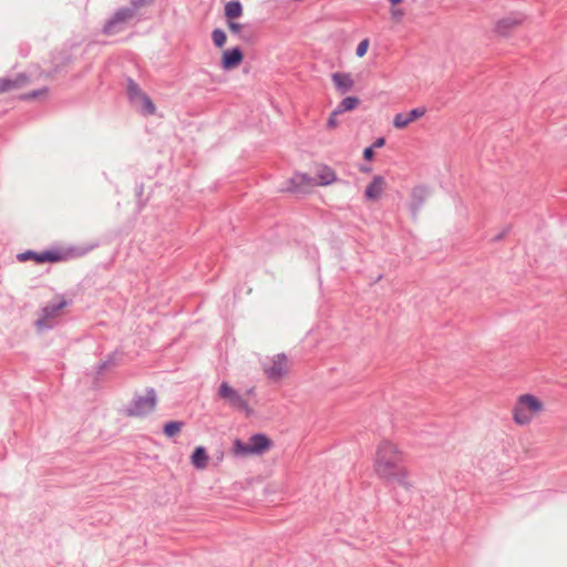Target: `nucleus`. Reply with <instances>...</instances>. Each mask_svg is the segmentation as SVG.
I'll list each match as a JSON object with an SVG mask.
<instances>
[{"mask_svg": "<svg viewBox=\"0 0 567 567\" xmlns=\"http://www.w3.org/2000/svg\"><path fill=\"white\" fill-rule=\"evenodd\" d=\"M374 472L388 484H396L405 489L412 487L403 464V454L389 441H383L377 450Z\"/></svg>", "mask_w": 567, "mask_h": 567, "instance_id": "1", "label": "nucleus"}, {"mask_svg": "<svg viewBox=\"0 0 567 567\" xmlns=\"http://www.w3.org/2000/svg\"><path fill=\"white\" fill-rule=\"evenodd\" d=\"M544 410L543 402L533 394H522L513 409V420L518 425H527L533 417Z\"/></svg>", "mask_w": 567, "mask_h": 567, "instance_id": "2", "label": "nucleus"}, {"mask_svg": "<svg viewBox=\"0 0 567 567\" xmlns=\"http://www.w3.org/2000/svg\"><path fill=\"white\" fill-rule=\"evenodd\" d=\"M157 405V394L153 388H147L145 394H134L125 406L124 413L131 417H144L151 414Z\"/></svg>", "mask_w": 567, "mask_h": 567, "instance_id": "3", "label": "nucleus"}, {"mask_svg": "<svg viewBox=\"0 0 567 567\" xmlns=\"http://www.w3.org/2000/svg\"><path fill=\"white\" fill-rule=\"evenodd\" d=\"M262 370L266 377L277 382L290 370V364L285 353H278L262 362Z\"/></svg>", "mask_w": 567, "mask_h": 567, "instance_id": "4", "label": "nucleus"}, {"mask_svg": "<svg viewBox=\"0 0 567 567\" xmlns=\"http://www.w3.org/2000/svg\"><path fill=\"white\" fill-rule=\"evenodd\" d=\"M218 395L225 400L228 405L235 410L243 411L246 414H251L252 410L248 404L245 395L239 393L236 389L230 386L227 382H223L218 389Z\"/></svg>", "mask_w": 567, "mask_h": 567, "instance_id": "5", "label": "nucleus"}, {"mask_svg": "<svg viewBox=\"0 0 567 567\" xmlns=\"http://www.w3.org/2000/svg\"><path fill=\"white\" fill-rule=\"evenodd\" d=\"M134 14L135 10L132 7L118 9L112 16V18L105 22L103 27V32L109 35L117 33L118 31H121V28L118 25L132 19Z\"/></svg>", "mask_w": 567, "mask_h": 567, "instance_id": "6", "label": "nucleus"}, {"mask_svg": "<svg viewBox=\"0 0 567 567\" xmlns=\"http://www.w3.org/2000/svg\"><path fill=\"white\" fill-rule=\"evenodd\" d=\"M66 302L64 300L59 302H51L43 308V316L37 320V326L42 328H50L52 323L50 320L54 318L64 307Z\"/></svg>", "mask_w": 567, "mask_h": 567, "instance_id": "7", "label": "nucleus"}, {"mask_svg": "<svg viewBox=\"0 0 567 567\" xmlns=\"http://www.w3.org/2000/svg\"><path fill=\"white\" fill-rule=\"evenodd\" d=\"M426 112L425 107H416L411 110L409 113H398L395 114L393 118V126L395 128L402 130L406 127L410 123L414 122L415 120L422 117Z\"/></svg>", "mask_w": 567, "mask_h": 567, "instance_id": "8", "label": "nucleus"}, {"mask_svg": "<svg viewBox=\"0 0 567 567\" xmlns=\"http://www.w3.org/2000/svg\"><path fill=\"white\" fill-rule=\"evenodd\" d=\"M331 80L341 95L350 92L354 86V81L350 73L334 72L331 74Z\"/></svg>", "mask_w": 567, "mask_h": 567, "instance_id": "9", "label": "nucleus"}, {"mask_svg": "<svg viewBox=\"0 0 567 567\" xmlns=\"http://www.w3.org/2000/svg\"><path fill=\"white\" fill-rule=\"evenodd\" d=\"M287 186L288 192H303L305 187H312L317 185L316 179L307 174H296L292 178L289 179Z\"/></svg>", "mask_w": 567, "mask_h": 567, "instance_id": "10", "label": "nucleus"}, {"mask_svg": "<svg viewBox=\"0 0 567 567\" xmlns=\"http://www.w3.org/2000/svg\"><path fill=\"white\" fill-rule=\"evenodd\" d=\"M248 441L252 455H261L271 446L270 439L262 433H256L251 435Z\"/></svg>", "mask_w": 567, "mask_h": 567, "instance_id": "11", "label": "nucleus"}, {"mask_svg": "<svg viewBox=\"0 0 567 567\" xmlns=\"http://www.w3.org/2000/svg\"><path fill=\"white\" fill-rule=\"evenodd\" d=\"M244 59L243 51L239 48L226 50L221 58V66L225 70H231L238 66Z\"/></svg>", "mask_w": 567, "mask_h": 567, "instance_id": "12", "label": "nucleus"}, {"mask_svg": "<svg viewBox=\"0 0 567 567\" xmlns=\"http://www.w3.org/2000/svg\"><path fill=\"white\" fill-rule=\"evenodd\" d=\"M384 186L385 179L380 175L374 176L371 183L365 188L364 197L368 200H377L378 198H380L384 189Z\"/></svg>", "mask_w": 567, "mask_h": 567, "instance_id": "13", "label": "nucleus"}, {"mask_svg": "<svg viewBox=\"0 0 567 567\" xmlns=\"http://www.w3.org/2000/svg\"><path fill=\"white\" fill-rule=\"evenodd\" d=\"M523 21V16L520 14H511V16H507L501 20L497 21L496 23V31L497 33H499L501 35H507V33L509 32V30L516 28L517 25H519Z\"/></svg>", "mask_w": 567, "mask_h": 567, "instance_id": "14", "label": "nucleus"}, {"mask_svg": "<svg viewBox=\"0 0 567 567\" xmlns=\"http://www.w3.org/2000/svg\"><path fill=\"white\" fill-rule=\"evenodd\" d=\"M427 195H429V190L424 186H417V187L413 188V190H412V205H411V209H412L413 215H416V213L419 212V209L423 205V203H424L425 198L427 197Z\"/></svg>", "mask_w": 567, "mask_h": 567, "instance_id": "15", "label": "nucleus"}, {"mask_svg": "<svg viewBox=\"0 0 567 567\" xmlns=\"http://www.w3.org/2000/svg\"><path fill=\"white\" fill-rule=\"evenodd\" d=\"M208 463V454L204 446H197L192 454V464L197 470L206 468Z\"/></svg>", "mask_w": 567, "mask_h": 567, "instance_id": "16", "label": "nucleus"}, {"mask_svg": "<svg viewBox=\"0 0 567 567\" xmlns=\"http://www.w3.org/2000/svg\"><path fill=\"white\" fill-rule=\"evenodd\" d=\"M27 80L25 75H19L16 79L0 78V93L18 89Z\"/></svg>", "mask_w": 567, "mask_h": 567, "instance_id": "17", "label": "nucleus"}, {"mask_svg": "<svg viewBox=\"0 0 567 567\" xmlns=\"http://www.w3.org/2000/svg\"><path fill=\"white\" fill-rule=\"evenodd\" d=\"M127 95L133 105H137L142 96L145 93L140 89L138 84L135 83L132 79L127 81Z\"/></svg>", "mask_w": 567, "mask_h": 567, "instance_id": "18", "label": "nucleus"}, {"mask_svg": "<svg viewBox=\"0 0 567 567\" xmlns=\"http://www.w3.org/2000/svg\"><path fill=\"white\" fill-rule=\"evenodd\" d=\"M318 181H316L317 185H330L337 181L336 173L330 167H322L317 174Z\"/></svg>", "mask_w": 567, "mask_h": 567, "instance_id": "19", "label": "nucleus"}, {"mask_svg": "<svg viewBox=\"0 0 567 567\" xmlns=\"http://www.w3.org/2000/svg\"><path fill=\"white\" fill-rule=\"evenodd\" d=\"M360 103V100L357 96H347L344 97L336 107V113H344L347 111L354 110Z\"/></svg>", "mask_w": 567, "mask_h": 567, "instance_id": "20", "label": "nucleus"}, {"mask_svg": "<svg viewBox=\"0 0 567 567\" xmlns=\"http://www.w3.org/2000/svg\"><path fill=\"white\" fill-rule=\"evenodd\" d=\"M231 451L235 456L243 457V456L252 455L249 441L247 443H245L239 439H236L234 441Z\"/></svg>", "mask_w": 567, "mask_h": 567, "instance_id": "21", "label": "nucleus"}, {"mask_svg": "<svg viewBox=\"0 0 567 567\" xmlns=\"http://www.w3.org/2000/svg\"><path fill=\"white\" fill-rule=\"evenodd\" d=\"M243 13V7L239 1H230L225 6V16L228 19L239 18Z\"/></svg>", "mask_w": 567, "mask_h": 567, "instance_id": "22", "label": "nucleus"}, {"mask_svg": "<svg viewBox=\"0 0 567 567\" xmlns=\"http://www.w3.org/2000/svg\"><path fill=\"white\" fill-rule=\"evenodd\" d=\"M138 111H141L144 115H152L155 113V105L146 94L142 96L140 103L134 105Z\"/></svg>", "mask_w": 567, "mask_h": 567, "instance_id": "23", "label": "nucleus"}, {"mask_svg": "<svg viewBox=\"0 0 567 567\" xmlns=\"http://www.w3.org/2000/svg\"><path fill=\"white\" fill-rule=\"evenodd\" d=\"M183 425H184L183 422L171 421L164 425L163 431L166 436L172 437V436L176 435L182 430Z\"/></svg>", "mask_w": 567, "mask_h": 567, "instance_id": "24", "label": "nucleus"}, {"mask_svg": "<svg viewBox=\"0 0 567 567\" xmlns=\"http://www.w3.org/2000/svg\"><path fill=\"white\" fill-rule=\"evenodd\" d=\"M59 260H61L60 252L52 251V250L43 251V252H41V255L39 257V264H43V262H47V261L55 262V261H59Z\"/></svg>", "mask_w": 567, "mask_h": 567, "instance_id": "25", "label": "nucleus"}, {"mask_svg": "<svg viewBox=\"0 0 567 567\" xmlns=\"http://www.w3.org/2000/svg\"><path fill=\"white\" fill-rule=\"evenodd\" d=\"M213 42L216 47L221 48L226 43V33L221 29H215L212 33Z\"/></svg>", "mask_w": 567, "mask_h": 567, "instance_id": "26", "label": "nucleus"}, {"mask_svg": "<svg viewBox=\"0 0 567 567\" xmlns=\"http://www.w3.org/2000/svg\"><path fill=\"white\" fill-rule=\"evenodd\" d=\"M41 252H35L33 250H27L18 255V259L20 261L34 260L39 264V257Z\"/></svg>", "mask_w": 567, "mask_h": 567, "instance_id": "27", "label": "nucleus"}, {"mask_svg": "<svg viewBox=\"0 0 567 567\" xmlns=\"http://www.w3.org/2000/svg\"><path fill=\"white\" fill-rule=\"evenodd\" d=\"M369 39H363L357 47V50H355V54L359 56V58H362L363 55H365L368 49H369Z\"/></svg>", "mask_w": 567, "mask_h": 567, "instance_id": "28", "label": "nucleus"}, {"mask_svg": "<svg viewBox=\"0 0 567 567\" xmlns=\"http://www.w3.org/2000/svg\"><path fill=\"white\" fill-rule=\"evenodd\" d=\"M48 92V89L47 87H43L41 90H34L30 93H27L23 95V99L24 100H31V99H37L39 96H42V95H45Z\"/></svg>", "mask_w": 567, "mask_h": 567, "instance_id": "29", "label": "nucleus"}, {"mask_svg": "<svg viewBox=\"0 0 567 567\" xmlns=\"http://www.w3.org/2000/svg\"><path fill=\"white\" fill-rule=\"evenodd\" d=\"M340 113H336V109L332 111V113L330 114L329 118H328V123H327V126L329 128H334L337 127L338 125V122H337V116L339 115Z\"/></svg>", "mask_w": 567, "mask_h": 567, "instance_id": "30", "label": "nucleus"}, {"mask_svg": "<svg viewBox=\"0 0 567 567\" xmlns=\"http://www.w3.org/2000/svg\"><path fill=\"white\" fill-rule=\"evenodd\" d=\"M374 157V148L369 146L363 151V158L367 161H371Z\"/></svg>", "mask_w": 567, "mask_h": 567, "instance_id": "31", "label": "nucleus"}, {"mask_svg": "<svg viewBox=\"0 0 567 567\" xmlns=\"http://www.w3.org/2000/svg\"><path fill=\"white\" fill-rule=\"evenodd\" d=\"M148 0H131L132 8L136 11L138 8L145 6Z\"/></svg>", "mask_w": 567, "mask_h": 567, "instance_id": "32", "label": "nucleus"}, {"mask_svg": "<svg viewBox=\"0 0 567 567\" xmlns=\"http://www.w3.org/2000/svg\"><path fill=\"white\" fill-rule=\"evenodd\" d=\"M384 143H385L384 137H379V138H377V140L374 141V143H373V145H372L371 147H373V148H380V147H382V146L384 145Z\"/></svg>", "mask_w": 567, "mask_h": 567, "instance_id": "33", "label": "nucleus"}, {"mask_svg": "<svg viewBox=\"0 0 567 567\" xmlns=\"http://www.w3.org/2000/svg\"><path fill=\"white\" fill-rule=\"evenodd\" d=\"M228 25L233 32H238L241 29V24L237 22L230 21Z\"/></svg>", "mask_w": 567, "mask_h": 567, "instance_id": "34", "label": "nucleus"}, {"mask_svg": "<svg viewBox=\"0 0 567 567\" xmlns=\"http://www.w3.org/2000/svg\"><path fill=\"white\" fill-rule=\"evenodd\" d=\"M107 365H109L107 361L100 363V365L97 368V373H102L107 368Z\"/></svg>", "mask_w": 567, "mask_h": 567, "instance_id": "35", "label": "nucleus"}, {"mask_svg": "<svg viewBox=\"0 0 567 567\" xmlns=\"http://www.w3.org/2000/svg\"><path fill=\"white\" fill-rule=\"evenodd\" d=\"M505 231L501 233L499 235H497L494 240H499L501 238H503Z\"/></svg>", "mask_w": 567, "mask_h": 567, "instance_id": "36", "label": "nucleus"}, {"mask_svg": "<svg viewBox=\"0 0 567 567\" xmlns=\"http://www.w3.org/2000/svg\"><path fill=\"white\" fill-rule=\"evenodd\" d=\"M392 4H399L401 3L403 0H389Z\"/></svg>", "mask_w": 567, "mask_h": 567, "instance_id": "37", "label": "nucleus"}, {"mask_svg": "<svg viewBox=\"0 0 567 567\" xmlns=\"http://www.w3.org/2000/svg\"><path fill=\"white\" fill-rule=\"evenodd\" d=\"M392 13H393V16H402L403 14L402 11H400V10H394Z\"/></svg>", "mask_w": 567, "mask_h": 567, "instance_id": "38", "label": "nucleus"}, {"mask_svg": "<svg viewBox=\"0 0 567 567\" xmlns=\"http://www.w3.org/2000/svg\"><path fill=\"white\" fill-rule=\"evenodd\" d=\"M370 169H371L370 167H361V172H365L367 173V172H370Z\"/></svg>", "mask_w": 567, "mask_h": 567, "instance_id": "39", "label": "nucleus"}, {"mask_svg": "<svg viewBox=\"0 0 567 567\" xmlns=\"http://www.w3.org/2000/svg\"><path fill=\"white\" fill-rule=\"evenodd\" d=\"M252 393H254V389H249V390H247V391H246V394H247V395H250V394H252Z\"/></svg>", "mask_w": 567, "mask_h": 567, "instance_id": "40", "label": "nucleus"}]
</instances>
